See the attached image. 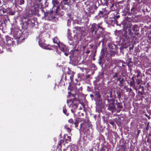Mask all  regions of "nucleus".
<instances>
[{
    "label": "nucleus",
    "instance_id": "obj_1",
    "mask_svg": "<svg viewBox=\"0 0 151 151\" xmlns=\"http://www.w3.org/2000/svg\"><path fill=\"white\" fill-rule=\"evenodd\" d=\"M137 24L132 25L131 24L127 23H124L123 24V27L124 30H127L129 35H132L133 33L132 31L134 33L137 32Z\"/></svg>",
    "mask_w": 151,
    "mask_h": 151
},
{
    "label": "nucleus",
    "instance_id": "obj_2",
    "mask_svg": "<svg viewBox=\"0 0 151 151\" xmlns=\"http://www.w3.org/2000/svg\"><path fill=\"white\" fill-rule=\"evenodd\" d=\"M58 3V0H52V3L53 4V6L52 10H53V12H55L56 14L63 16L64 12L60 9Z\"/></svg>",
    "mask_w": 151,
    "mask_h": 151
},
{
    "label": "nucleus",
    "instance_id": "obj_3",
    "mask_svg": "<svg viewBox=\"0 0 151 151\" xmlns=\"http://www.w3.org/2000/svg\"><path fill=\"white\" fill-rule=\"evenodd\" d=\"M107 104L106 105V106L107 107V109L112 113L114 111L115 109V106L114 104L115 103V100L114 99H109V96L107 95Z\"/></svg>",
    "mask_w": 151,
    "mask_h": 151
},
{
    "label": "nucleus",
    "instance_id": "obj_4",
    "mask_svg": "<svg viewBox=\"0 0 151 151\" xmlns=\"http://www.w3.org/2000/svg\"><path fill=\"white\" fill-rule=\"evenodd\" d=\"M110 12L107 10L106 8L102 9V10L100 11L98 14V15L95 17V19H99L101 17L104 19H107L108 17V15Z\"/></svg>",
    "mask_w": 151,
    "mask_h": 151
},
{
    "label": "nucleus",
    "instance_id": "obj_5",
    "mask_svg": "<svg viewBox=\"0 0 151 151\" xmlns=\"http://www.w3.org/2000/svg\"><path fill=\"white\" fill-rule=\"evenodd\" d=\"M41 11L42 12L44 13V17H47L50 19H53L55 18V15L53 14V10L51 9L50 11L45 10L46 7H41Z\"/></svg>",
    "mask_w": 151,
    "mask_h": 151
},
{
    "label": "nucleus",
    "instance_id": "obj_6",
    "mask_svg": "<svg viewBox=\"0 0 151 151\" xmlns=\"http://www.w3.org/2000/svg\"><path fill=\"white\" fill-rule=\"evenodd\" d=\"M38 43L40 47L45 49L48 50H53L52 47H54L56 51L57 52H58V49L57 46L55 45H51L50 46L49 45H47L45 43V41L43 42L41 39H39Z\"/></svg>",
    "mask_w": 151,
    "mask_h": 151
},
{
    "label": "nucleus",
    "instance_id": "obj_7",
    "mask_svg": "<svg viewBox=\"0 0 151 151\" xmlns=\"http://www.w3.org/2000/svg\"><path fill=\"white\" fill-rule=\"evenodd\" d=\"M40 7L39 4H35L31 6L30 11L32 14L35 15L39 14V9Z\"/></svg>",
    "mask_w": 151,
    "mask_h": 151
},
{
    "label": "nucleus",
    "instance_id": "obj_8",
    "mask_svg": "<svg viewBox=\"0 0 151 151\" xmlns=\"http://www.w3.org/2000/svg\"><path fill=\"white\" fill-rule=\"evenodd\" d=\"M99 23L96 24L93 23L90 26L89 30L93 35H95L97 33L99 27Z\"/></svg>",
    "mask_w": 151,
    "mask_h": 151
},
{
    "label": "nucleus",
    "instance_id": "obj_9",
    "mask_svg": "<svg viewBox=\"0 0 151 151\" xmlns=\"http://www.w3.org/2000/svg\"><path fill=\"white\" fill-rule=\"evenodd\" d=\"M70 101L72 102V107L73 108V109H76L78 107L79 102L77 99L76 98H74L73 99H72L70 100Z\"/></svg>",
    "mask_w": 151,
    "mask_h": 151
},
{
    "label": "nucleus",
    "instance_id": "obj_10",
    "mask_svg": "<svg viewBox=\"0 0 151 151\" xmlns=\"http://www.w3.org/2000/svg\"><path fill=\"white\" fill-rule=\"evenodd\" d=\"M6 44L8 45H13L14 44V41H13V39L9 36L6 37Z\"/></svg>",
    "mask_w": 151,
    "mask_h": 151
},
{
    "label": "nucleus",
    "instance_id": "obj_11",
    "mask_svg": "<svg viewBox=\"0 0 151 151\" xmlns=\"http://www.w3.org/2000/svg\"><path fill=\"white\" fill-rule=\"evenodd\" d=\"M119 101L120 102H118V100H116V103H115L117 108L118 109V111L119 112L121 110V109L123 108L122 103L120 101Z\"/></svg>",
    "mask_w": 151,
    "mask_h": 151
},
{
    "label": "nucleus",
    "instance_id": "obj_12",
    "mask_svg": "<svg viewBox=\"0 0 151 151\" xmlns=\"http://www.w3.org/2000/svg\"><path fill=\"white\" fill-rule=\"evenodd\" d=\"M102 22L99 23V27L98 30H99V34H103L105 32V28L103 27L102 26Z\"/></svg>",
    "mask_w": 151,
    "mask_h": 151
},
{
    "label": "nucleus",
    "instance_id": "obj_13",
    "mask_svg": "<svg viewBox=\"0 0 151 151\" xmlns=\"http://www.w3.org/2000/svg\"><path fill=\"white\" fill-rule=\"evenodd\" d=\"M58 46L63 52H65L67 51V49L66 46L62 43H60V44H58Z\"/></svg>",
    "mask_w": 151,
    "mask_h": 151
},
{
    "label": "nucleus",
    "instance_id": "obj_14",
    "mask_svg": "<svg viewBox=\"0 0 151 151\" xmlns=\"http://www.w3.org/2000/svg\"><path fill=\"white\" fill-rule=\"evenodd\" d=\"M127 144L125 142H123L122 144L119 145L120 149L121 151H125L127 148Z\"/></svg>",
    "mask_w": 151,
    "mask_h": 151
},
{
    "label": "nucleus",
    "instance_id": "obj_15",
    "mask_svg": "<svg viewBox=\"0 0 151 151\" xmlns=\"http://www.w3.org/2000/svg\"><path fill=\"white\" fill-rule=\"evenodd\" d=\"M63 138L65 139V141L66 143L71 141V137L70 136H68L67 134H65L64 135Z\"/></svg>",
    "mask_w": 151,
    "mask_h": 151
},
{
    "label": "nucleus",
    "instance_id": "obj_16",
    "mask_svg": "<svg viewBox=\"0 0 151 151\" xmlns=\"http://www.w3.org/2000/svg\"><path fill=\"white\" fill-rule=\"evenodd\" d=\"M97 7L96 5H92L89 8V11L90 13L92 14L96 10Z\"/></svg>",
    "mask_w": 151,
    "mask_h": 151
},
{
    "label": "nucleus",
    "instance_id": "obj_17",
    "mask_svg": "<svg viewBox=\"0 0 151 151\" xmlns=\"http://www.w3.org/2000/svg\"><path fill=\"white\" fill-rule=\"evenodd\" d=\"M64 128L68 132L70 133L72 129V126L70 124H66L64 126Z\"/></svg>",
    "mask_w": 151,
    "mask_h": 151
},
{
    "label": "nucleus",
    "instance_id": "obj_18",
    "mask_svg": "<svg viewBox=\"0 0 151 151\" xmlns=\"http://www.w3.org/2000/svg\"><path fill=\"white\" fill-rule=\"evenodd\" d=\"M114 0H108L107 6L112 9L114 5Z\"/></svg>",
    "mask_w": 151,
    "mask_h": 151
},
{
    "label": "nucleus",
    "instance_id": "obj_19",
    "mask_svg": "<svg viewBox=\"0 0 151 151\" xmlns=\"http://www.w3.org/2000/svg\"><path fill=\"white\" fill-rule=\"evenodd\" d=\"M78 119H80L81 120V122L83 121V123H84V125L85 126L86 124H87L88 126V127H90L91 125L89 124V120L88 119H84L83 118H79Z\"/></svg>",
    "mask_w": 151,
    "mask_h": 151
},
{
    "label": "nucleus",
    "instance_id": "obj_20",
    "mask_svg": "<svg viewBox=\"0 0 151 151\" xmlns=\"http://www.w3.org/2000/svg\"><path fill=\"white\" fill-rule=\"evenodd\" d=\"M95 96L96 98L100 100L101 98V96L100 94V92L99 91H95Z\"/></svg>",
    "mask_w": 151,
    "mask_h": 151
},
{
    "label": "nucleus",
    "instance_id": "obj_21",
    "mask_svg": "<svg viewBox=\"0 0 151 151\" xmlns=\"http://www.w3.org/2000/svg\"><path fill=\"white\" fill-rule=\"evenodd\" d=\"M125 31L124 32V33L123 34V37L124 39H128L129 38V37L128 36L129 32L127 30H124Z\"/></svg>",
    "mask_w": 151,
    "mask_h": 151
},
{
    "label": "nucleus",
    "instance_id": "obj_22",
    "mask_svg": "<svg viewBox=\"0 0 151 151\" xmlns=\"http://www.w3.org/2000/svg\"><path fill=\"white\" fill-rule=\"evenodd\" d=\"M53 42L54 43H56L58 45V44H60V41L59 39L57 37H55L54 38L52 39Z\"/></svg>",
    "mask_w": 151,
    "mask_h": 151
},
{
    "label": "nucleus",
    "instance_id": "obj_23",
    "mask_svg": "<svg viewBox=\"0 0 151 151\" xmlns=\"http://www.w3.org/2000/svg\"><path fill=\"white\" fill-rule=\"evenodd\" d=\"M150 128V122L148 123L145 125V129H143V132H145L146 133H147V131Z\"/></svg>",
    "mask_w": 151,
    "mask_h": 151
},
{
    "label": "nucleus",
    "instance_id": "obj_24",
    "mask_svg": "<svg viewBox=\"0 0 151 151\" xmlns=\"http://www.w3.org/2000/svg\"><path fill=\"white\" fill-rule=\"evenodd\" d=\"M64 140L63 139H61L59 141L58 144V146L57 147V149H61V144L64 142Z\"/></svg>",
    "mask_w": 151,
    "mask_h": 151
},
{
    "label": "nucleus",
    "instance_id": "obj_25",
    "mask_svg": "<svg viewBox=\"0 0 151 151\" xmlns=\"http://www.w3.org/2000/svg\"><path fill=\"white\" fill-rule=\"evenodd\" d=\"M29 35L28 32H27L24 31L22 32V36L24 37V39H26Z\"/></svg>",
    "mask_w": 151,
    "mask_h": 151
},
{
    "label": "nucleus",
    "instance_id": "obj_26",
    "mask_svg": "<svg viewBox=\"0 0 151 151\" xmlns=\"http://www.w3.org/2000/svg\"><path fill=\"white\" fill-rule=\"evenodd\" d=\"M129 85L130 87H132L133 89L137 90L135 86V81H130L129 83Z\"/></svg>",
    "mask_w": 151,
    "mask_h": 151
},
{
    "label": "nucleus",
    "instance_id": "obj_27",
    "mask_svg": "<svg viewBox=\"0 0 151 151\" xmlns=\"http://www.w3.org/2000/svg\"><path fill=\"white\" fill-rule=\"evenodd\" d=\"M135 73H137V74L136 76L137 78H141V73L140 72V71L139 70H136V71H135Z\"/></svg>",
    "mask_w": 151,
    "mask_h": 151
},
{
    "label": "nucleus",
    "instance_id": "obj_28",
    "mask_svg": "<svg viewBox=\"0 0 151 151\" xmlns=\"http://www.w3.org/2000/svg\"><path fill=\"white\" fill-rule=\"evenodd\" d=\"M124 80L123 78H122L119 81V83L118 84L119 86L121 87H122L124 84Z\"/></svg>",
    "mask_w": 151,
    "mask_h": 151
},
{
    "label": "nucleus",
    "instance_id": "obj_29",
    "mask_svg": "<svg viewBox=\"0 0 151 151\" xmlns=\"http://www.w3.org/2000/svg\"><path fill=\"white\" fill-rule=\"evenodd\" d=\"M63 113L67 116H68L69 115V113L67 112V110L65 106L63 107Z\"/></svg>",
    "mask_w": 151,
    "mask_h": 151
},
{
    "label": "nucleus",
    "instance_id": "obj_30",
    "mask_svg": "<svg viewBox=\"0 0 151 151\" xmlns=\"http://www.w3.org/2000/svg\"><path fill=\"white\" fill-rule=\"evenodd\" d=\"M112 18H111L109 19V20L108 21L106 20L105 21V22L107 24H112L113 22V21H114V19L113 20L112 19Z\"/></svg>",
    "mask_w": 151,
    "mask_h": 151
},
{
    "label": "nucleus",
    "instance_id": "obj_31",
    "mask_svg": "<svg viewBox=\"0 0 151 151\" xmlns=\"http://www.w3.org/2000/svg\"><path fill=\"white\" fill-rule=\"evenodd\" d=\"M105 55V51L103 48H102L100 53V56L101 58H104Z\"/></svg>",
    "mask_w": 151,
    "mask_h": 151
},
{
    "label": "nucleus",
    "instance_id": "obj_32",
    "mask_svg": "<svg viewBox=\"0 0 151 151\" xmlns=\"http://www.w3.org/2000/svg\"><path fill=\"white\" fill-rule=\"evenodd\" d=\"M74 29H75L79 31V32H80L81 33V35L82 34V32L81 31L82 29L83 28L81 27H74Z\"/></svg>",
    "mask_w": 151,
    "mask_h": 151
},
{
    "label": "nucleus",
    "instance_id": "obj_33",
    "mask_svg": "<svg viewBox=\"0 0 151 151\" xmlns=\"http://www.w3.org/2000/svg\"><path fill=\"white\" fill-rule=\"evenodd\" d=\"M116 94L117 95V98L119 99V101L120 100V99L121 98V93L119 91H117Z\"/></svg>",
    "mask_w": 151,
    "mask_h": 151
},
{
    "label": "nucleus",
    "instance_id": "obj_34",
    "mask_svg": "<svg viewBox=\"0 0 151 151\" xmlns=\"http://www.w3.org/2000/svg\"><path fill=\"white\" fill-rule=\"evenodd\" d=\"M101 34H97L96 33L95 35H93L95 36V38L96 40L98 41L99 39L101 37Z\"/></svg>",
    "mask_w": 151,
    "mask_h": 151
},
{
    "label": "nucleus",
    "instance_id": "obj_35",
    "mask_svg": "<svg viewBox=\"0 0 151 151\" xmlns=\"http://www.w3.org/2000/svg\"><path fill=\"white\" fill-rule=\"evenodd\" d=\"M19 32V31H15L13 32V34L14 36V37L16 38L19 37V35L17 36L18 35V33Z\"/></svg>",
    "mask_w": 151,
    "mask_h": 151
},
{
    "label": "nucleus",
    "instance_id": "obj_36",
    "mask_svg": "<svg viewBox=\"0 0 151 151\" xmlns=\"http://www.w3.org/2000/svg\"><path fill=\"white\" fill-rule=\"evenodd\" d=\"M141 78H137V79H136V83L138 85H139L142 81L141 80Z\"/></svg>",
    "mask_w": 151,
    "mask_h": 151
},
{
    "label": "nucleus",
    "instance_id": "obj_37",
    "mask_svg": "<svg viewBox=\"0 0 151 151\" xmlns=\"http://www.w3.org/2000/svg\"><path fill=\"white\" fill-rule=\"evenodd\" d=\"M71 34L70 32H68L67 34L69 40L70 41H71L72 40V36L71 35Z\"/></svg>",
    "mask_w": 151,
    "mask_h": 151
},
{
    "label": "nucleus",
    "instance_id": "obj_38",
    "mask_svg": "<svg viewBox=\"0 0 151 151\" xmlns=\"http://www.w3.org/2000/svg\"><path fill=\"white\" fill-rule=\"evenodd\" d=\"M108 93L109 95V97L112 98V99H113V96L112 95V90H109Z\"/></svg>",
    "mask_w": 151,
    "mask_h": 151
},
{
    "label": "nucleus",
    "instance_id": "obj_39",
    "mask_svg": "<svg viewBox=\"0 0 151 151\" xmlns=\"http://www.w3.org/2000/svg\"><path fill=\"white\" fill-rule=\"evenodd\" d=\"M125 88L126 89V91L129 92H131L132 91V89L131 88H129L127 87H126V86H125Z\"/></svg>",
    "mask_w": 151,
    "mask_h": 151
},
{
    "label": "nucleus",
    "instance_id": "obj_40",
    "mask_svg": "<svg viewBox=\"0 0 151 151\" xmlns=\"http://www.w3.org/2000/svg\"><path fill=\"white\" fill-rule=\"evenodd\" d=\"M147 42L150 44H151V36L148 35L147 37Z\"/></svg>",
    "mask_w": 151,
    "mask_h": 151
},
{
    "label": "nucleus",
    "instance_id": "obj_41",
    "mask_svg": "<svg viewBox=\"0 0 151 151\" xmlns=\"http://www.w3.org/2000/svg\"><path fill=\"white\" fill-rule=\"evenodd\" d=\"M115 54V52L113 51H110L109 54L111 56H114Z\"/></svg>",
    "mask_w": 151,
    "mask_h": 151
},
{
    "label": "nucleus",
    "instance_id": "obj_42",
    "mask_svg": "<svg viewBox=\"0 0 151 151\" xmlns=\"http://www.w3.org/2000/svg\"><path fill=\"white\" fill-rule=\"evenodd\" d=\"M103 1H104V2L103 3V5L107 6L108 0H104Z\"/></svg>",
    "mask_w": 151,
    "mask_h": 151
},
{
    "label": "nucleus",
    "instance_id": "obj_43",
    "mask_svg": "<svg viewBox=\"0 0 151 151\" xmlns=\"http://www.w3.org/2000/svg\"><path fill=\"white\" fill-rule=\"evenodd\" d=\"M15 11H9L8 13L9 15H14L15 14Z\"/></svg>",
    "mask_w": 151,
    "mask_h": 151
},
{
    "label": "nucleus",
    "instance_id": "obj_44",
    "mask_svg": "<svg viewBox=\"0 0 151 151\" xmlns=\"http://www.w3.org/2000/svg\"><path fill=\"white\" fill-rule=\"evenodd\" d=\"M68 122L69 123H70V124H73L74 123L73 120L72 118H70L68 120Z\"/></svg>",
    "mask_w": 151,
    "mask_h": 151
},
{
    "label": "nucleus",
    "instance_id": "obj_45",
    "mask_svg": "<svg viewBox=\"0 0 151 151\" xmlns=\"http://www.w3.org/2000/svg\"><path fill=\"white\" fill-rule=\"evenodd\" d=\"M24 0H19V4L20 5H22L24 4Z\"/></svg>",
    "mask_w": 151,
    "mask_h": 151
},
{
    "label": "nucleus",
    "instance_id": "obj_46",
    "mask_svg": "<svg viewBox=\"0 0 151 151\" xmlns=\"http://www.w3.org/2000/svg\"><path fill=\"white\" fill-rule=\"evenodd\" d=\"M63 2L64 3V5H68L69 4L68 2V0H63Z\"/></svg>",
    "mask_w": 151,
    "mask_h": 151
},
{
    "label": "nucleus",
    "instance_id": "obj_47",
    "mask_svg": "<svg viewBox=\"0 0 151 151\" xmlns=\"http://www.w3.org/2000/svg\"><path fill=\"white\" fill-rule=\"evenodd\" d=\"M118 73H114V74L112 78H114L118 76Z\"/></svg>",
    "mask_w": 151,
    "mask_h": 151
},
{
    "label": "nucleus",
    "instance_id": "obj_48",
    "mask_svg": "<svg viewBox=\"0 0 151 151\" xmlns=\"http://www.w3.org/2000/svg\"><path fill=\"white\" fill-rule=\"evenodd\" d=\"M120 17V16L119 15H116V16H114V17L113 18V19H114V20H115L116 19H117Z\"/></svg>",
    "mask_w": 151,
    "mask_h": 151
},
{
    "label": "nucleus",
    "instance_id": "obj_49",
    "mask_svg": "<svg viewBox=\"0 0 151 151\" xmlns=\"http://www.w3.org/2000/svg\"><path fill=\"white\" fill-rule=\"evenodd\" d=\"M78 115L80 116H81V115L82 116H84V114L83 113H81V112H78Z\"/></svg>",
    "mask_w": 151,
    "mask_h": 151
},
{
    "label": "nucleus",
    "instance_id": "obj_50",
    "mask_svg": "<svg viewBox=\"0 0 151 151\" xmlns=\"http://www.w3.org/2000/svg\"><path fill=\"white\" fill-rule=\"evenodd\" d=\"M73 75H71L70 76V79L71 81V82L72 83L73 82Z\"/></svg>",
    "mask_w": 151,
    "mask_h": 151
},
{
    "label": "nucleus",
    "instance_id": "obj_51",
    "mask_svg": "<svg viewBox=\"0 0 151 151\" xmlns=\"http://www.w3.org/2000/svg\"><path fill=\"white\" fill-rule=\"evenodd\" d=\"M78 35H77L75 34L74 35L73 38L75 40H76L78 38Z\"/></svg>",
    "mask_w": 151,
    "mask_h": 151
},
{
    "label": "nucleus",
    "instance_id": "obj_52",
    "mask_svg": "<svg viewBox=\"0 0 151 151\" xmlns=\"http://www.w3.org/2000/svg\"><path fill=\"white\" fill-rule=\"evenodd\" d=\"M68 16L70 18L71 20H73V18L71 17V15L70 14H69L68 15Z\"/></svg>",
    "mask_w": 151,
    "mask_h": 151
},
{
    "label": "nucleus",
    "instance_id": "obj_53",
    "mask_svg": "<svg viewBox=\"0 0 151 151\" xmlns=\"http://www.w3.org/2000/svg\"><path fill=\"white\" fill-rule=\"evenodd\" d=\"M85 126V125H84V123H81L80 124V129H81L82 127H83V126Z\"/></svg>",
    "mask_w": 151,
    "mask_h": 151
},
{
    "label": "nucleus",
    "instance_id": "obj_54",
    "mask_svg": "<svg viewBox=\"0 0 151 151\" xmlns=\"http://www.w3.org/2000/svg\"><path fill=\"white\" fill-rule=\"evenodd\" d=\"M104 38H103L101 40V41H99V43H100L101 42H102V45H104Z\"/></svg>",
    "mask_w": 151,
    "mask_h": 151
},
{
    "label": "nucleus",
    "instance_id": "obj_55",
    "mask_svg": "<svg viewBox=\"0 0 151 151\" xmlns=\"http://www.w3.org/2000/svg\"><path fill=\"white\" fill-rule=\"evenodd\" d=\"M140 130H139L137 131V137L139 135V134L140 132Z\"/></svg>",
    "mask_w": 151,
    "mask_h": 151
},
{
    "label": "nucleus",
    "instance_id": "obj_56",
    "mask_svg": "<svg viewBox=\"0 0 151 151\" xmlns=\"http://www.w3.org/2000/svg\"><path fill=\"white\" fill-rule=\"evenodd\" d=\"M145 116L147 117L148 119H150V115H148L147 114H145Z\"/></svg>",
    "mask_w": 151,
    "mask_h": 151
},
{
    "label": "nucleus",
    "instance_id": "obj_57",
    "mask_svg": "<svg viewBox=\"0 0 151 151\" xmlns=\"http://www.w3.org/2000/svg\"><path fill=\"white\" fill-rule=\"evenodd\" d=\"M76 123L77 124H79V121H78V120L76 119V121L74 122V124H75Z\"/></svg>",
    "mask_w": 151,
    "mask_h": 151
},
{
    "label": "nucleus",
    "instance_id": "obj_58",
    "mask_svg": "<svg viewBox=\"0 0 151 151\" xmlns=\"http://www.w3.org/2000/svg\"><path fill=\"white\" fill-rule=\"evenodd\" d=\"M134 75H133V77H132V78H131V80H132V81H135V80H134V78H136V77H134Z\"/></svg>",
    "mask_w": 151,
    "mask_h": 151
},
{
    "label": "nucleus",
    "instance_id": "obj_59",
    "mask_svg": "<svg viewBox=\"0 0 151 151\" xmlns=\"http://www.w3.org/2000/svg\"><path fill=\"white\" fill-rule=\"evenodd\" d=\"M147 142L148 143L151 142V140L149 138H148L147 139Z\"/></svg>",
    "mask_w": 151,
    "mask_h": 151
},
{
    "label": "nucleus",
    "instance_id": "obj_60",
    "mask_svg": "<svg viewBox=\"0 0 151 151\" xmlns=\"http://www.w3.org/2000/svg\"><path fill=\"white\" fill-rule=\"evenodd\" d=\"M109 123L112 125H113L114 124V122L112 121H110L109 122Z\"/></svg>",
    "mask_w": 151,
    "mask_h": 151
},
{
    "label": "nucleus",
    "instance_id": "obj_61",
    "mask_svg": "<svg viewBox=\"0 0 151 151\" xmlns=\"http://www.w3.org/2000/svg\"><path fill=\"white\" fill-rule=\"evenodd\" d=\"M90 51L89 50H87V51H85V52L87 54H88L90 53Z\"/></svg>",
    "mask_w": 151,
    "mask_h": 151
},
{
    "label": "nucleus",
    "instance_id": "obj_62",
    "mask_svg": "<svg viewBox=\"0 0 151 151\" xmlns=\"http://www.w3.org/2000/svg\"><path fill=\"white\" fill-rule=\"evenodd\" d=\"M140 88H142V91L143 92H144V87L143 86H140Z\"/></svg>",
    "mask_w": 151,
    "mask_h": 151
},
{
    "label": "nucleus",
    "instance_id": "obj_63",
    "mask_svg": "<svg viewBox=\"0 0 151 151\" xmlns=\"http://www.w3.org/2000/svg\"><path fill=\"white\" fill-rule=\"evenodd\" d=\"M90 75H87L86 76V79L89 78H90Z\"/></svg>",
    "mask_w": 151,
    "mask_h": 151
},
{
    "label": "nucleus",
    "instance_id": "obj_64",
    "mask_svg": "<svg viewBox=\"0 0 151 151\" xmlns=\"http://www.w3.org/2000/svg\"><path fill=\"white\" fill-rule=\"evenodd\" d=\"M143 92H143L142 91H139L138 93H139L141 95H143Z\"/></svg>",
    "mask_w": 151,
    "mask_h": 151
}]
</instances>
